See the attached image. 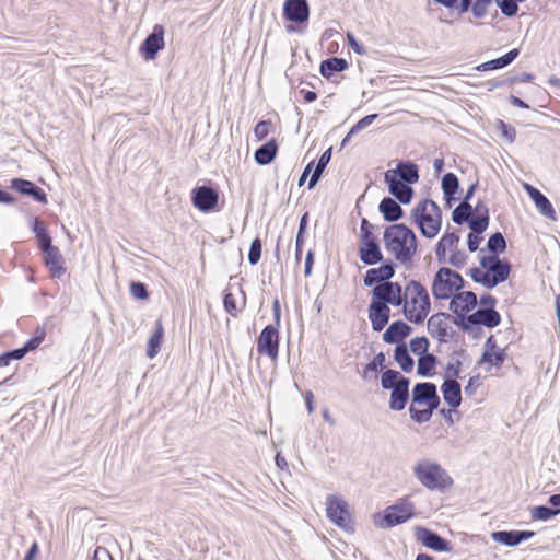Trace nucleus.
I'll return each instance as SVG.
<instances>
[{
	"instance_id": "obj_1",
	"label": "nucleus",
	"mask_w": 560,
	"mask_h": 560,
	"mask_svg": "<svg viewBox=\"0 0 560 560\" xmlns=\"http://www.w3.org/2000/svg\"><path fill=\"white\" fill-rule=\"evenodd\" d=\"M385 248L392 253L397 261L407 266L411 264L418 249V240L415 232L404 223H394L384 231Z\"/></svg>"
},
{
	"instance_id": "obj_2",
	"label": "nucleus",
	"mask_w": 560,
	"mask_h": 560,
	"mask_svg": "<svg viewBox=\"0 0 560 560\" xmlns=\"http://www.w3.org/2000/svg\"><path fill=\"white\" fill-rule=\"evenodd\" d=\"M37 249L42 261L51 279H60L67 272L66 259L60 248L52 244V238L45 223L37 219Z\"/></svg>"
},
{
	"instance_id": "obj_3",
	"label": "nucleus",
	"mask_w": 560,
	"mask_h": 560,
	"mask_svg": "<svg viewBox=\"0 0 560 560\" xmlns=\"http://www.w3.org/2000/svg\"><path fill=\"white\" fill-rule=\"evenodd\" d=\"M402 313L407 320L422 324L431 311L430 295L424 285L417 280H410L405 288Z\"/></svg>"
},
{
	"instance_id": "obj_4",
	"label": "nucleus",
	"mask_w": 560,
	"mask_h": 560,
	"mask_svg": "<svg viewBox=\"0 0 560 560\" xmlns=\"http://www.w3.org/2000/svg\"><path fill=\"white\" fill-rule=\"evenodd\" d=\"M411 219L422 236L433 238L442 226V211L431 199H423L411 211Z\"/></svg>"
},
{
	"instance_id": "obj_5",
	"label": "nucleus",
	"mask_w": 560,
	"mask_h": 560,
	"mask_svg": "<svg viewBox=\"0 0 560 560\" xmlns=\"http://www.w3.org/2000/svg\"><path fill=\"white\" fill-rule=\"evenodd\" d=\"M381 386L384 390H390L388 407L393 411H401L406 408L410 398V380L399 371L387 369L381 375Z\"/></svg>"
},
{
	"instance_id": "obj_6",
	"label": "nucleus",
	"mask_w": 560,
	"mask_h": 560,
	"mask_svg": "<svg viewBox=\"0 0 560 560\" xmlns=\"http://www.w3.org/2000/svg\"><path fill=\"white\" fill-rule=\"evenodd\" d=\"M412 472L417 480L431 491L443 492L454 483L448 472L436 462L421 459L413 466Z\"/></svg>"
},
{
	"instance_id": "obj_7",
	"label": "nucleus",
	"mask_w": 560,
	"mask_h": 560,
	"mask_svg": "<svg viewBox=\"0 0 560 560\" xmlns=\"http://www.w3.org/2000/svg\"><path fill=\"white\" fill-rule=\"evenodd\" d=\"M501 323V315L495 308L479 307L476 312L467 316H460L455 320V325L463 331L472 334L475 337L481 331L480 326L494 328Z\"/></svg>"
},
{
	"instance_id": "obj_8",
	"label": "nucleus",
	"mask_w": 560,
	"mask_h": 560,
	"mask_svg": "<svg viewBox=\"0 0 560 560\" xmlns=\"http://www.w3.org/2000/svg\"><path fill=\"white\" fill-rule=\"evenodd\" d=\"M415 515V504L408 498H400L384 510L380 520L375 518V524L382 528H392L407 522Z\"/></svg>"
},
{
	"instance_id": "obj_9",
	"label": "nucleus",
	"mask_w": 560,
	"mask_h": 560,
	"mask_svg": "<svg viewBox=\"0 0 560 560\" xmlns=\"http://www.w3.org/2000/svg\"><path fill=\"white\" fill-rule=\"evenodd\" d=\"M479 262L481 268L489 275V289H493L509 279L512 265L508 259L500 258V256L497 255L482 256Z\"/></svg>"
},
{
	"instance_id": "obj_10",
	"label": "nucleus",
	"mask_w": 560,
	"mask_h": 560,
	"mask_svg": "<svg viewBox=\"0 0 560 560\" xmlns=\"http://www.w3.org/2000/svg\"><path fill=\"white\" fill-rule=\"evenodd\" d=\"M327 517L339 528L348 532H353V523L348 508V503L341 498L331 494L326 500Z\"/></svg>"
},
{
	"instance_id": "obj_11",
	"label": "nucleus",
	"mask_w": 560,
	"mask_h": 560,
	"mask_svg": "<svg viewBox=\"0 0 560 560\" xmlns=\"http://www.w3.org/2000/svg\"><path fill=\"white\" fill-rule=\"evenodd\" d=\"M219 190L212 185L196 186L191 190V202L195 208L203 213L219 210Z\"/></svg>"
},
{
	"instance_id": "obj_12",
	"label": "nucleus",
	"mask_w": 560,
	"mask_h": 560,
	"mask_svg": "<svg viewBox=\"0 0 560 560\" xmlns=\"http://www.w3.org/2000/svg\"><path fill=\"white\" fill-rule=\"evenodd\" d=\"M372 300L383 304L400 306L405 302L402 288L398 282L387 281L371 290Z\"/></svg>"
},
{
	"instance_id": "obj_13",
	"label": "nucleus",
	"mask_w": 560,
	"mask_h": 560,
	"mask_svg": "<svg viewBox=\"0 0 560 560\" xmlns=\"http://www.w3.org/2000/svg\"><path fill=\"white\" fill-rule=\"evenodd\" d=\"M279 328L273 325H267L257 338L258 353L266 354L271 360L277 359L279 353Z\"/></svg>"
},
{
	"instance_id": "obj_14",
	"label": "nucleus",
	"mask_w": 560,
	"mask_h": 560,
	"mask_svg": "<svg viewBox=\"0 0 560 560\" xmlns=\"http://www.w3.org/2000/svg\"><path fill=\"white\" fill-rule=\"evenodd\" d=\"M451 318L452 315L445 312L433 314L428 319L429 334L440 342H447L453 339L455 331L448 325V320H452Z\"/></svg>"
},
{
	"instance_id": "obj_15",
	"label": "nucleus",
	"mask_w": 560,
	"mask_h": 560,
	"mask_svg": "<svg viewBox=\"0 0 560 560\" xmlns=\"http://www.w3.org/2000/svg\"><path fill=\"white\" fill-rule=\"evenodd\" d=\"M165 30L161 24H155L152 33H150L140 45V52L145 60L155 59L158 52L165 46Z\"/></svg>"
},
{
	"instance_id": "obj_16",
	"label": "nucleus",
	"mask_w": 560,
	"mask_h": 560,
	"mask_svg": "<svg viewBox=\"0 0 560 560\" xmlns=\"http://www.w3.org/2000/svg\"><path fill=\"white\" fill-rule=\"evenodd\" d=\"M310 4L307 0H285L283 3V19L298 25L306 24L310 20Z\"/></svg>"
},
{
	"instance_id": "obj_17",
	"label": "nucleus",
	"mask_w": 560,
	"mask_h": 560,
	"mask_svg": "<svg viewBox=\"0 0 560 560\" xmlns=\"http://www.w3.org/2000/svg\"><path fill=\"white\" fill-rule=\"evenodd\" d=\"M415 534L417 540L429 549L439 552H450L452 550L451 542L432 529L417 526L415 528Z\"/></svg>"
},
{
	"instance_id": "obj_18",
	"label": "nucleus",
	"mask_w": 560,
	"mask_h": 560,
	"mask_svg": "<svg viewBox=\"0 0 560 560\" xmlns=\"http://www.w3.org/2000/svg\"><path fill=\"white\" fill-rule=\"evenodd\" d=\"M384 180L388 186V191L394 196L400 203L408 205L411 202L413 197V188L411 185L400 182L397 178V173L393 171H386L384 174Z\"/></svg>"
},
{
	"instance_id": "obj_19",
	"label": "nucleus",
	"mask_w": 560,
	"mask_h": 560,
	"mask_svg": "<svg viewBox=\"0 0 560 560\" xmlns=\"http://www.w3.org/2000/svg\"><path fill=\"white\" fill-rule=\"evenodd\" d=\"M380 267L366 271L363 283L365 287H375L389 281L395 276L396 265L392 259L382 261Z\"/></svg>"
},
{
	"instance_id": "obj_20",
	"label": "nucleus",
	"mask_w": 560,
	"mask_h": 560,
	"mask_svg": "<svg viewBox=\"0 0 560 560\" xmlns=\"http://www.w3.org/2000/svg\"><path fill=\"white\" fill-rule=\"evenodd\" d=\"M431 291L435 300H448L456 294L450 278L448 267H441L435 272Z\"/></svg>"
},
{
	"instance_id": "obj_21",
	"label": "nucleus",
	"mask_w": 560,
	"mask_h": 560,
	"mask_svg": "<svg viewBox=\"0 0 560 560\" xmlns=\"http://www.w3.org/2000/svg\"><path fill=\"white\" fill-rule=\"evenodd\" d=\"M360 260L368 266H374L384 261L383 253L376 237L360 241Z\"/></svg>"
},
{
	"instance_id": "obj_22",
	"label": "nucleus",
	"mask_w": 560,
	"mask_h": 560,
	"mask_svg": "<svg viewBox=\"0 0 560 560\" xmlns=\"http://www.w3.org/2000/svg\"><path fill=\"white\" fill-rule=\"evenodd\" d=\"M390 308L388 305L371 300L369 305V319L374 331H382L388 324Z\"/></svg>"
},
{
	"instance_id": "obj_23",
	"label": "nucleus",
	"mask_w": 560,
	"mask_h": 560,
	"mask_svg": "<svg viewBox=\"0 0 560 560\" xmlns=\"http://www.w3.org/2000/svg\"><path fill=\"white\" fill-rule=\"evenodd\" d=\"M535 536L533 530H495L491 533V538L499 544L515 547L522 541Z\"/></svg>"
},
{
	"instance_id": "obj_24",
	"label": "nucleus",
	"mask_w": 560,
	"mask_h": 560,
	"mask_svg": "<svg viewBox=\"0 0 560 560\" xmlns=\"http://www.w3.org/2000/svg\"><path fill=\"white\" fill-rule=\"evenodd\" d=\"M412 332V327L402 320L393 322L383 334V340L386 343H398L404 342V339L407 338Z\"/></svg>"
},
{
	"instance_id": "obj_25",
	"label": "nucleus",
	"mask_w": 560,
	"mask_h": 560,
	"mask_svg": "<svg viewBox=\"0 0 560 560\" xmlns=\"http://www.w3.org/2000/svg\"><path fill=\"white\" fill-rule=\"evenodd\" d=\"M35 350V332L30 336L26 342L15 349L4 351L0 354V366H8L11 361H18L23 359L26 353Z\"/></svg>"
},
{
	"instance_id": "obj_26",
	"label": "nucleus",
	"mask_w": 560,
	"mask_h": 560,
	"mask_svg": "<svg viewBox=\"0 0 560 560\" xmlns=\"http://www.w3.org/2000/svg\"><path fill=\"white\" fill-rule=\"evenodd\" d=\"M378 211L382 213L383 219L386 222H397L405 213L401 206L390 197H384L381 200Z\"/></svg>"
},
{
	"instance_id": "obj_27",
	"label": "nucleus",
	"mask_w": 560,
	"mask_h": 560,
	"mask_svg": "<svg viewBox=\"0 0 560 560\" xmlns=\"http://www.w3.org/2000/svg\"><path fill=\"white\" fill-rule=\"evenodd\" d=\"M441 392L445 402L452 408L456 409L462 404V388L457 381H444L441 386Z\"/></svg>"
},
{
	"instance_id": "obj_28",
	"label": "nucleus",
	"mask_w": 560,
	"mask_h": 560,
	"mask_svg": "<svg viewBox=\"0 0 560 560\" xmlns=\"http://www.w3.org/2000/svg\"><path fill=\"white\" fill-rule=\"evenodd\" d=\"M392 171L397 173L398 180L409 185L416 184L419 180V167L411 161H400L396 168Z\"/></svg>"
},
{
	"instance_id": "obj_29",
	"label": "nucleus",
	"mask_w": 560,
	"mask_h": 560,
	"mask_svg": "<svg viewBox=\"0 0 560 560\" xmlns=\"http://www.w3.org/2000/svg\"><path fill=\"white\" fill-rule=\"evenodd\" d=\"M520 56V49L513 48L503 56L491 59L479 65L476 69L478 71H490V70H499L510 66L517 57Z\"/></svg>"
},
{
	"instance_id": "obj_30",
	"label": "nucleus",
	"mask_w": 560,
	"mask_h": 560,
	"mask_svg": "<svg viewBox=\"0 0 560 560\" xmlns=\"http://www.w3.org/2000/svg\"><path fill=\"white\" fill-rule=\"evenodd\" d=\"M349 67L348 61L341 57H329L319 65V72L325 79H330L335 73L342 72Z\"/></svg>"
},
{
	"instance_id": "obj_31",
	"label": "nucleus",
	"mask_w": 560,
	"mask_h": 560,
	"mask_svg": "<svg viewBox=\"0 0 560 560\" xmlns=\"http://www.w3.org/2000/svg\"><path fill=\"white\" fill-rule=\"evenodd\" d=\"M278 153V143L276 139H270L264 143L254 153L255 161L258 165L265 166L270 164Z\"/></svg>"
},
{
	"instance_id": "obj_32",
	"label": "nucleus",
	"mask_w": 560,
	"mask_h": 560,
	"mask_svg": "<svg viewBox=\"0 0 560 560\" xmlns=\"http://www.w3.org/2000/svg\"><path fill=\"white\" fill-rule=\"evenodd\" d=\"M436 385L431 382L417 383L411 392L412 405L424 406Z\"/></svg>"
},
{
	"instance_id": "obj_33",
	"label": "nucleus",
	"mask_w": 560,
	"mask_h": 560,
	"mask_svg": "<svg viewBox=\"0 0 560 560\" xmlns=\"http://www.w3.org/2000/svg\"><path fill=\"white\" fill-rule=\"evenodd\" d=\"M331 155H332V147H329L326 151H324L322 153V155L319 156V159L315 165L313 173L311 174L308 185H307L308 189H313L318 184L326 166L328 165V163L331 160Z\"/></svg>"
},
{
	"instance_id": "obj_34",
	"label": "nucleus",
	"mask_w": 560,
	"mask_h": 560,
	"mask_svg": "<svg viewBox=\"0 0 560 560\" xmlns=\"http://www.w3.org/2000/svg\"><path fill=\"white\" fill-rule=\"evenodd\" d=\"M530 199L542 215L553 221L557 220L552 203L539 189H533Z\"/></svg>"
},
{
	"instance_id": "obj_35",
	"label": "nucleus",
	"mask_w": 560,
	"mask_h": 560,
	"mask_svg": "<svg viewBox=\"0 0 560 560\" xmlns=\"http://www.w3.org/2000/svg\"><path fill=\"white\" fill-rule=\"evenodd\" d=\"M394 360L405 373H410L413 370L415 361L409 353L405 342L398 343L394 350Z\"/></svg>"
},
{
	"instance_id": "obj_36",
	"label": "nucleus",
	"mask_w": 560,
	"mask_h": 560,
	"mask_svg": "<svg viewBox=\"0 0 560 560\" xmlns=\"http://www.w3.org/2000/svg\"><path fill=\"white\" fill-rule=\"evenodd\" d=\"M163 336H164V328L162 325V320L158 319L155 322L154 331L148 340V345H147L148 358L153 359L160 352Z\"/></svg>"
},
{
	"instance_id": "obj_37",
	"label": "nucleus",
	"mask_w": 560,
	"mask_h": 560,
	"mask_svg": "<svg viewBox=\"0 0 560 560\" xmlns=\"http://www.w3.org/2000/svg\"><path fill=\"white\" fill-rule=\"evenodd\" d=\"M438 358L432 353L419 357L417 365V374L422 377H430L434 373Z\"/></svg>"
},
{
	"instance_id": "obj_38",
	"label": "nucleus",
	"mask_w": 560,
	"mask_h": 560,
	"mask_svg": "<svg viewBox=\"0 0 560 560\" xmlns=\"http://www.w3.org/2000/svg\"><path fill=\"white\" fill-rule=\"evenodd\" d=\"M465 354L464 349L455 350L453 352V360L447 363L445 368L444 381H456L460 374L462 361L460 357Z\"/></svg>"
},
{
	"instance_id": "obj_39",
	"label": "nucleus",
	"mask_w": 560,
	"mask_h": 560,
	"mask_svg": "<svg viewBox=\"0 0 560 560\" xmlns=\"http://www.w3.org/2000/svg\"><path fill=\"white\" fill-rule=\"evenodd\" d=\"M508 357L506 350L504 348H499L497 351L492 353L482 352L481 357L477 361V365L490 364L495 368H501Z\"/></svg>"
},
{
	"instance_id": "obj_40",
	"label": "nucleus",
	"mask_w": 560,
	"mask_h": 560,
	"mask_svg": "<svg viewBox=\"0 0 560 560\" xmlns=\"http://www.w3.org/2000/svg\"><path fill=\"white\" fill-rule=\"evenodd\" d=\"M10 188L23 196L31 197L35 200V183L22 177H14L10 180Z\"/></svg>"
},
{
	"instance_id": "obj_41",
	"label": "nucleus",
	"mask_w": 560,
	"mask_h": 560,
	"mask_svg": "<svg viewBox=\"0 0 560 560\" xmlns=\"http://www.w3.org/2000/svg\"><path fill=\"white\" fill-rule=\"evenodd\" d=\"M489 256H499L506 250V241L501 232L491 234L487 241Z\"/></svg>"
},
{
	"instance_id": "obj_42",
	"label": "nucleus",
	"mask_w": 560,
	"mask_h": 560,
	"mask_svg": "<svg viewBox=\"0 0 560 560\" xmlns=\"http://www.w3.org/2000/svg\"><path fill=\"white\" fill-rule=\"evenodd\" d=\"M441 188L444 196L456 195L459 190L458 177L452 172L444 174L441 182Z\"/></svg>"
},
{
	"instance_id": "obj_43",
	"label": "nucleus",
	"mask_w": 560,
	"mask_h": 560,
	"mask_svg": "<svg viewBox=\"0 0 560 560\" xmlns=\"http://www.w3.org/2000/svg\"><path fill=\"white\" fill-rule=\"evenodd\" d=\"M559 513L560 509H552L547 505H537L530 511L532 518L537 521H548L557 516Z\"/></svg>"
},
{
	"instance_id": "obj_44",
	"label": "nucleus",
	"mask_w": 560,
	"mask_h": 560,
	"mask_svg": "<svg viewBox=\"0 0 560 560\" xmlns=\"http://www.w3.org/2000/svg\"><path fill=\"white\" fill-rule=\"evenodd\" d=\"M385 362H386V357L384 354V352H378L373 359L371 362H369L363 371H362V377L365 380L368 378V374L369 372H380V371H385Z\"/></svg>"
},
{
	"instance_id": "obj_45",
	"label": "nucleus",
	"mask_w": 560,
	"mask_h": 560,
	"mask_svg": "<svg viewBox=\"0 0 560 560\" xmlns=\"http://www.w3.org/2000/svg\"><path fill=\"white\" fill-rule=\"evenodd\" d=\"M456 300H459L460 304H463L464 313H469L475 310L478 305L477 295L472 291H463L456 293Z\"/></svg>"
},
{
	"instance_id": "obj_46",
	"label": "nucleus",
	"mask_w": 560,
	"mask_h": 560,
	"mask_svg": "<svg viewBox=\"0 0 560 560\" xmlns=\"http://www.w3.org/2000/svg\"><path fill=\"white\" fill-rule=\"evenodd\" d=\"M490 215H471L468 226L475 234H482L489 226Z\"/></svg>"
},
{
	"instance_id": "obj_47",
	"label": "nucleus",
	"mask_w": 560,
	"mask_h": 560,
	"mask_svg": "<svg viewBox=\"0 0 560 560\" xmlns=\"http://www.w3.org/2000/svg\"><path fill=\"white\" fill-rule=\"evenodd\" d=\"M409 345L412 353L418 354L419 357L429 353L428 350L430 342L429 339L424 336L412 338Z\"/></svg>"
},
{
	"instance_id": "obj_48",
	"label": "nucleus",
	"mask_w": 560,
	"mask_h": 560,
	"mask_svg": "<svg viewBox=\"0 0 560 560\" xmlns=\"http://www.w3.org/2000/svg\"><path fill=\"white\" fill-rule=\"evenodd\" d=\"M495 3L506 18H513L518 12V0H495Z\"/></svg>"
},
{
	"instance_id": "obj_49",
	"label": "nucleus",
	"mask_w": 560,
	"mask_h": 560,
	"mask_svg": "<svg viewBox=\"0 0 560 560\" xmlns=\"http://www.w3.org/2000/svg\"><path fill=\"white\" fill-rule=\"evenodd\" d=\"M409 413L411 420L419 424L430 421L433 415L427 407L424 409H418L416 405L412 404L409 406Z\"/></svg>"
},
{
	"instance_id": "obj_50",
	"label": "nucleus",
	"mask_w": 560,
	"mask_h": 560,
	"mask_svg": "<svg viewBox=\"0 0 560 560\" xmlns=\"http://www.w3.org/2000/svg\"><path fill=\"white\" fill-rule=\"evenodd\" d=\"M261 250H262V242L257 236L252 241L250 246H249V252H248V262L252 266L258 264V261L260 260Z\"/></svg>"
},
{
	"instance_id": "obj_51",
	"label": "nucleus",
	"mask_w": 560,
	"mask_h": 560,
	"mask_svg": "<svg viewBox=\"0 0 560 560\" xmlns=\"http://www.w3.org/2000/svg\"><path fill=\"white\" fill-rule=\"evenodd\" d=\"M13 203H16L19 211L25 214L28 228L33 233H35V215L33 214L30 202L20 201L15 198V201Z\"/></svg>"
},
{
	"instance_id": "obj_52",
	"label": "nucleus",
	"mask_w": 560,
	"mask_h": 560,
	"mask_svg": "<svg viewBox=\"0 0 560 560\" xmlns=\"http://www.w3.org/2000/svg\"><path fill=\"white\" fill-rule=\"evenodd\" d=\"M130 294L137 300H148L149 292L147 284L140 281H131L130 283Z\"/></svg>"
},
{
	"instance_id": "obj_53",
	"label": "nucleus",
	"mask_w": 560,
	"mask_h": 560,
	"mask_svg": "<svg viewBox=\"0 0 560 560\" xmlns=\"http://www.w3.org/2000/svg\"><path fill=\"white\" fill-rule=\"evenodd\" d=\"M493 0H475L471 13L476 19H482L488 12V8L492 4Z\"/></svg>"
},
{
	"instance_id": "obj_54",
	"label": "nucleus",
	"mask_w": 560,
	"mask_h": 560,
	"mask_svg": "<svg viewBox=\"0 0 560 560\" xmlns=\"http://www.w3.org/2000/svg\"><path fill=\"white\" fill-rule=\"evenodd\" d=\"M498 129L501 132V136L509 142L513 143L516 138V130L513 126L504 122L503 120H498Z\"/></svg>"
},
{
	"instance_id": "obj_55",
	"label": "nucleus",
	"mask_w": 560,
	"mask_h": 560,
	"mask_svg": "<svg viewBox=\"0 0 560 560\" xmlns=\"http://www.w3.org/2000/svg\"><path fill=\"white\" fill-rule=\"evenodd\" d=\"M459 242V235L457 231L445 233L438 243L445 246V248L454 250L457 248Z\"/></svg>"
},
{
	"instance_id": "obj_56",
	"label": "nucleus",
	"mask_w": 560,
	"mask_h": 560,
	"mask_svg": "<svg viewBox=\"0 0 560 560\" xmlns=\"http://www.w3.org/2000/svg\"><path fill=\"white\" fill-rule=\"evenodd\" d=\"M272 122L270 120H260L254 128V136L258 141L264 140L270 132Z\"/></svg>"
},
{
	"instance_id": "obj_57",
	"label": "nucleus",
	"mask_w": 560,
	"mask_h": 560,
	"mask_svg": "<svg viewBox=\"0 0 560 560\" xmlns=\"http://www.w3.org/2000/svg\"><path fill=\"white\" fill-rule=\"evenodd\" d=\"M469 276L471 279L479 284H482L485 288L489 289V275L487 271H482L478 267H474L469 270Z\"/></svg>"
},
{
	"instance_id": "obj_58",
	"label": "nucleus",
	"mask_w": 560,
	"mask_h": 560,
	"mask_svg": "<svg viewBox=\"0 0 560 560\" xmlns=\"http://www.w3.org/2000/svg\"><path fill=\"white\" fill-rule=\"evenodd\" d=\"M468 259V255L463 250L454 249L447 262L455 268H462Z\"/></svg>"
},
{
	"instance_id": "obj_59",
	"label": "nucleus",
	"mask_w": 560,
	"mask_h": 560,
	"mask_svg": "<svg viewBox=\"0 0 560 560\" xmlns=\"http://www.w3.org/2000/svg\"><path fill=\"white\" fill-rule=\"evenodd\" d=\"M377 114H370L361 118L357 124H354L350 129V135H355L359 131L369 127L376 118Z\"/></svg>"
},
{
	"instance_id": "obj_60",
	"label": "nucleus",
	"mask_w": 560,
	"mask_h": 560,
	"mask_svg": "<svg viewBox=\"0 0 560 560\" xmlns=\"http://www.w3.org/2000/svg\"><path fill=\"white\" fill-rule=\"evenodd\" d=\"M448 308L455 315V316H452V318H451L454 324L458 317L468 315L467 313H464V307H463V304H460L459 300H456V294H454L451 298Z\"/></svg>"
},
{
	"instance_id": "obj_61",
	"label": "nucleus",
	"mask_w": 560,
	"mask_h": 560,
	"mask_svg": "<svg viewBox=\"0 0 560 560\" xmlns=\"http://www.w3.org/2000/svg\"><path fill=\"white\" fill-rule=\"evenodd\" d=\"M224 310L231 315L235 316L237 313L236 300L231 292H225L223 295Z\"/></svg>"
},
{
	"instance_id": "obj_62",
	"label": "nucleus",
	"mask_w": 560,
	"mask_h": 560,
	"mask_svg": "<svg viewBox=\"0 0 560 560\" xmlns=\"http://www.w3.org/2000/svg\"><path fill=\"white\" fill-rule=\"evenodd\" d=\"M376 237L373 234V225L370 223V221L366 218H362L361 224H360V241L369 240Z\"/></svg>"
},
{
	"instance_id": "obj_63",
	"label": "nucleus",
	"mask_w": 560,
	"mask_h": 560,
	"mask_svg": "<svg viewBox=\"0 0 560 560\" xmlns=\"http://www.w3.org/2000/svg\"><path fill=\"white\" fill-rule=\"evenodd\" d=\"M448 273L452 280V285L454 287V292L458 293V291L465 287L466 282L459 272L451 268H448Z\"/></svg>"
},
{
	"instance_id": "obj_64",
	"label": "nucleus",
	"mask_w": 560,
	"mask_h": 560,
	"mask_svg": "<svg viewBox=\"0 0 560 560\" xmlns=\"http://www.w3.org/2000/svg\"><path fill=\"white\" fill-rule=\"evenodd\" d=\"M505 85H510L509 78H505V79L495 78V79L487 80L482 83V86L487 91H493L495 89H499V88H502Z\"/></svg>"
}]
</instances>
